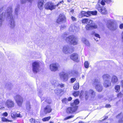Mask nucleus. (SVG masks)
Returning a JSON list of instances; mask_svg holds the SVG:
<instances>
[{
	"label": "nucleus",
	"mask_w": 123,
	"mask_h": 123,
	"mask_svg": "<svg viewBox=\"0 0 123 123\" xmlns=\"http://www.w3.org/2000/svg\"><path fill=\"white\" fill-rule=\"evenodd\" d=\"M92 85L95 87L96 89L98 92H101L103 89L102 86L101 85L99 80L97 79H95Z\"/></svg>",
	"instance_id": "423d86ee"
},
{
	"label": "nucleus",
	"mask_w": 123,
	"mask_h": 123,
	"mask_svg": "<svg viewBox=\"0 0 123 123\" xmlns=\"http://www.w3.org/2000/svg\"><path fill=\"white\" fill-rule=\"evenodd\" d=\"M79 103L78 99L75 100L73 103H71V107H69L67 108L66 112L67 113H72L75 112L78 108V106H77Z\"/></svg>",
	"instance_id": "f03ea898"
},
{
	"label": "nucleus",
	"mask_w": 123,
	"mask_h": 123,
	"mask_svg": "<svg viewBox=\"0 0 123 123\" xmlns=\"http://www.w3.org/2000/svg\"><path fill=\"white\" fill-rule=\"evenodd\" d=\"M13 98L18 105L19 106H21L23 102V98L19 95H16L13 97Z\"/></svg>",
	"instance_id": "1a4fd4ad"
},
{
	"label": "nucleus",
	"mask_w": 123,
	"mask_h": 123,
	"mask_svg": "<svg viewBox=\"0 0 123 123\" xmlns=\"http://www.w3.org/2000/svg\"><path fill=\"white\" fill-rule=\"evenodd\" d=\"M65 15L63 14H61L59 15V17L57 20L56 22L57 23L60 24L61 22L65 21Z\"/></svg>",
	"instance_id": "6ab92c4d"
},
{
	"label": "nucleus",
	"mask_w": 123,
	"mask_h": 123,
	"mask_svg": "<svg viewBox=\"0 0 123 123\" xmlns=\"http://www.w3.org/2000/svg\"><path fill=\"white\" fill-rule=\"evenodd\" d=\"M111 106L110 104L106 105L105 106V107L106 108L110 107Z\"/></svg>",
	"instance_id": "bf43d9fd"
},
{
	"label": "nucleus",
	"mask_w": 123,
	"mask_h": 123,
	"mask_svg": "<svg viewBox=\"0 0 123 123\" xmlns=\"http://www.w3.org/2000/svg\"><path fill=\"white\" fill-rule=\"evenodd\" d=\"M56 6V5H54L53 3L50 2L45 4V9L52 10L55 9Z\"/></svg>",
	"instance_id": "9b49d317"
},
{
	"label": "nucleus",
	"mask_w": 123,
	"mask_h": 123,
	"mask_svg": "<svg viewBox=\"0 0 123 123\" xmlns=\"http://www.w3.org/2000/svg\"><path fill=\"white\" fill-rule=\"evenodd\" d=\"M97 26L95 24H93L92 25H86L85 27L86 29L87 30L96 29L97 28Z\"/></svg>",
	"instance_id": "4be33fe9"
},
{
	"label": "nucleus",
	"mask_w": 123,
	"mask_h": 123,
	"mask_svg": "<svg viewBox=\"0 0 123 123\" xmlns=\"http://www.w3.org/2000/svg\"><path fill=\"white\" fill-rule=\"evenodd\" d=\"M26 106V109L28 111L30 110L31 108V107L29 102L28 101L27 102Z\"/></svg>",
	"instance_id": "cd10ccee"
},
{
	"label": "nucleus",
	"mask_w": 123,
	"mask_h": 123,
	"mask_svg": "<svg viewBox=\"0 0 123 123\" xmlns=\"http://www.w3.org/2000/svg\"><path fill=\"white\" fill-rule=\"evenodd\" d=\"M89 11L87 12H85L84 11H82L79 15V18H81L84 16H86L88 17L90 16L89 14L88 13Z\"/></svg>",
	"instance_id": "412c9836"
},
{
	"label": "nucleus",
	"mask_w": 123,
	"mask_h": 123,
	"mask_svg": "<svg viewBox=\"0 0 123 123\" xmlns=\"http://www.w3.org/2000/svg\"><path fill=\"white\" fill-rule=\"evenodd\" d=\"M80 92L79 91H74L73 93V95L74 97L77 96L79 95Z\"/></svg>",
	"instance_id": "e433bc0d"
},
{
	"label": "nucleus",
	"mask_w": 123,
	"mask_h": 123,
	"mask_svg": "<svg viewBox=\"0 0 123 123\" xmlns=\"http://www.w3.org/2000/svg\"><path fill=\"white\" fill-rule=\"evenodd\" d=\"M85 96L86 99H88L89 97L93 98L95 96V92L92 90L90 89L88 91H86Z\"/></svg>",
	"instance_id": "0eeeda50"
},
{
	"label": "nucleus",
	"mask_w": 123,
	"mask_h": 123,
	"mask_svg": "<svg viewBox=\"0 0 123 123\" xmlns=\"http://www.w3.org/2000/svg\"><path fill=\"white\" fill-rule=\"evenodd\" d=\"M117 118L119 119V123H123V113H121L118 114L116 117Z\"/></svg>",
	"instance_id": "5701e85b"
},
{
	"label": "nucleus",
	"mask_w": 123,
	"mask_h": 123,
	"mask_svg": "<svg viewBox=\"0 0 123 123\" xmlns=\"http://www.w3.org/2000/svg\"><path fill=\"white\" fill-rule=\"evenodd\" d=\"M67 35V33H65L64 34L62 35V37L63 38H64L65 37H66Z\"/></svg>",
	"instance_id": "6e6d98bb"
},
{
	"label": "nucleus",
	"mask_w": 123,
	"mask_h": 123,
	"mask_svg": "<svg viewBox=\"0 0 123 123\" xmlns=\"http://www.w3.org/2000/svg\"><path fill=\"white\" fill-rule=\"evenodd\" d=\"M32 70L34 73H37L39 70L40 68L39 62L38 61H35L32 63Z\"/></svg>",
	"instance_id": "6e6552de"
},
{
	"label": "nucleus",
	"mask_w": 123,
	"mask_h": 123,
	"mask_svg": "<svg viewBox=\"0 0 123 123\" xmlns=\"http://www.w3.org/2000/svg\"><path fill=\"white\" fill-rule=\"evenodd\" d=\"M1 120L2 121L6 122H11L12 121V120H9L4 117H2V116L5 117L7 116L8 115V114L7 112H5L2 114L1 113Z\"/></svg>",
	"instance_id": "f3484780"
},
{
	"label": "nucleus",
	"mask_w": 123,
	"mask_h": 123,
	"mask_svg": "<svg viewBox=\"0 0 123 123\" xmlns=\"http://www.w3.org/2000/svg\"><path fill=\"white\" fill-rule=\"evenodd\" d=\"M74 115H72V116H69L65 118L64 119V120H65L67 119H69L73 118L74 117Z\"/></svg>",
	"instance_id": "37998d69"
},
{
	"label": "nucleus",
	"mask_w": 123,
	"mask_h": 123,
	"mask_svg": "<svg viewBox=\"0 0 123 123\" xmlns=\"http://www.w3.org/2000/svg\"><path fill=\"white\" fill-rule=\"evenodd\" d=\"M93 21L92 20L88 19L87 23V25H92L93 24Z\"/></svg>",
	"instance_id": "f704fd0d"
},
{
	"label": "nucleus",
	"mask_w": 123,
	"mask_h": 123,
	"mask_svg": "<svg viewBox=\"0 0 123 123\" xmlns=\"http://www.w3.org/2000/svg\"><path fill=\"white\" fill-rule=\"evenodd\" d=\"M57 86H59L61 88H62L64 87V84H57Z\"/></svg>",
	"instance_id": "c03bdc74"
},
{
	"label": "nucleus",
	"mask_w": 123,
	"mask_h": 123,
	"mask_svg": "<svg viewBox=\"0 0 123 123\" xmlns=\"http://www.w3.org/2000/svg\"><path fill=\"white\" fill-rule=\"evenodd\" d=\"M79 83H77L74 85L73 88L74 89L77 90L79 89Z\"/></svg>",
	"instance_id": "7c9ffc66"
},
{
	"label": "nucleus",
	"mask_w": 123,
	"mask_h": 123,
	"mask_svg": "<svg viewBox=\"0 0 123 123\" xmlns=\"http://www.w3.org/2000/svg\"><path fill=\"white\" fill-rule=\"evenodd\" d=\"M121 36H122V40L123 42V31H122V33L121 34Z\"/></svg>",
	"instance_id": "338daca9"
},
{
	"label": "nucleus",
	"mask_w": 123,
	"mask_h": 123,
	"mask_svg": "<svg viewBox=\"0 0 123 123\" xmlns=\"http://www.w3.org/2000/svg\"><path fill=\"white\" fill-rule=\"evenodd\" d=\"M82 41L83 43L87 45H89L88 41L85 38H83L82 39Z\"/></svg>",
	"instance_id": "c756f323"
},
{
	"label": "nucleus",
	"mask_w": 123,
	"mask_h": 123,
	"mask_svg": "<svg viewBox=\"0 0 123 123\" xmlns=\"http://www.w3.org/2000/svg\"><path fill=\"white\" fill-rule=\"evenodd\" d=\"M106 2L105 0H102L101 4L102 5H104L105 4V2Z\"/></svg>",
	"instance_id": "49530a36"
},
{
	"label": "nucleus",
	"mask_w": 123,
	"mask_h": 123,
	"mask_svg": "<svg viewBox=\"0 0 123 123\" xmlns=\"http://www.w3.org/2000/svg\"><path fill=\"white\" fill-rule=\"evenodd\" d=\"M76 80L75 78H71L70 79L71 82L72 83H73Z\"/></svg>",
	"instance_id": "a18cd8bd"
},
{
	"label": "nucleus",
	"mask_w": 123,
	"mask_h": 123,
	"mask_svg": "<svg viewBox=\"0 0 123 123\" xmlns=\"http://www.w3.org/2000/svg\"><path fill=\"white\" fill-rule=\"evenodd\" d=\"M51 117L50 116L44 118L42 119V120L43 122H45L49 121Z\"/></svg>",
	"instance_id": "473e14b6"
},
{
	"label": "nucleus",
	"mask_w": 123,
	"mask_h": 123,
	"mask_svg": "<svg viewBox=\"0 0 123 123\" xmlns=\"http://www.w3.org/2000/svg\"><path fill=\"white\" fill-rule=\"evenodd\" d=\"M62 101L63 103L64 104L67 103L68 102V99L66 98H64L62 100Z\"/></svg>",
	"instance_id": "a19ab883"
},
{
	"label": "nucleus",
	"mask_w": 123,
	"mask_h": 123,
	"mask_svg": "<svg viewBox=\"0 0 123 123\" xmlns=\"http://www.w3.org/2000/svg\"><path fill=\"white\" fill-rule=\"evenodd\" d=\"M3 8L2 7L0 9V27L2 26L3 21H4V17H5L4 14H6V15L7 14V12L6 13L3 12L1 13V11L3 9Z\"/></svg>",
	"instance_id": "dca6fc26"
},
{
	"label": "nucleus",
	"mask_w": 123,
	"mask_h": 123,
	"mask_svg": "<svg viewBox=\"0 0 123 123\" xmlns=\"http://www.w3.org/2000/svg\"><path fill=\"white\" fill-rule=\"evenodd\" d=\"M52 109H51V106L49 105H47L44 109V112L46 114L47 113H50L52 111Z\"/></svg>",
	"instance_id": "b1692460"
},
{
	"label": "nucleus",
	"mask_w": 123,
	"mask_h": 123,
	"mask_svg": "<svg viewBox=\"0 0 123 123\" xmlns=\"http://www.w3.org/2000/svg\"><path fill=\"white\" fill-rule=\"evenodd\" d=\"M106 2L109 3L112 2V1L111 0H105Z\"/></svg>",
	"instance_id": "13d9d810"
},
{
	"label": "nucleus",
	"mask_w": 123,
	"mask_h": 123,
	"mask_svg": "<svg viewBox=\"0 0 123 123\" xmlns=\"http://www.w3.org/2000/svg\"><path fill=\"white\" fill-rule=\"evenodd\" d=\"M102 77L104 80V86L106 87L110 86L111 82L110 81L111 78L110 75L108 74H105L102 76Z\"/></svg>",
	"instance_id": "7ed1b4c3"
},
{
	"label": "nucleus",
	"mask_w": 123,
	"mask_h": 123,
	"mask_svg": "<svg viewBox=\"0 0 123 123\" xmlns=\"http://www.w3.org/2000/svg\"><path fill=\"white\" fill-rule=\"evenodd\" d=\"M20 114H16V117H20Z\"/></svg>",
	"instance_id": "e2e57ef3"
},
{
	"label": "nucleus",
	"mask_w": 123,
	"mask_h": 123,
	"mask_svg": "<svg viewBox=\"0 0 123 123\" xmlns=\"http://www.w3.org/2000/svg\"><path fill=\"white\" fill-rule=\"evenodd\" d=\"M45 102H47L48 104H50L51 103V101L50 100L48 99L45 100Z\"/></svg>",
	"instance_id": "5fc2aeb1"
},
{
	"label": "nucleus",
	"mask_w": 123,
	"mask_h": 123,
	"mask_svg": "<svg viewBox=\"0 0 123 123\" xmlns=\"http://www.w3.org/2000/svg\"><path fill=\"white\" fill-rule=\"evenodd\" d=\"M62 51L63 53L65 54H70L73 52L74 49L70 46L67 45L63 47Z\"/></svg>",
	"instance_id": "9d476101"
},
{
	"label": "nucleus",
	"mask_w": 123,
	"mask_h": 123,
	"mask_svg": "<svg viewBox=\"0 0 123 123\" xmlns=\"http://www.w3.org/2000/svg\"><path fill=\"white\" fill-rule=\"evenodd\" d=\"M26 2V0H21V2L22 4L25 3Z\"/></svg>",
	"instance_id": "052dcab7"
},
{
	"label": "nucleus",
	"mask_w": 123,
	"mask_h": 123,
	"mask_svg": "<svg viewBox=\"0 0 123 123\" xmlns=\"http://www.w3.org/2000/svg\"><path fill=\"white\" fill-rule=\"evenodd\" d=\"M66 41L72 44L76 45L78 43L77 38L74 35H71L67 37L66 39Z\"/></svg>",
	"instance_id": "39448f33"
},
{
	"label": "nucleus",
	"mask_w": 123,
	"mask_h": 123,
	"mask_svg": "<svg viewBox=\"0 0 123 123\" xmlns=\"http://www.w3.org/2000/svg\"><path fill=\"white\" fill-rule=\"evenodd\" d=\"M59 67V64L56 63L51 64L50 66L51 70L53 71H55L57 70Z\"/></svg>",
	"instance_id": "2eb2a0df"
},
{
	"label": "nucleus",
	"mask_w": 123,
	"mask_h": 123,
	"mask_svg": "<svg viewBox=\"0 0 123 123\" xmlns=\"http://www.w3.org/2000/svg\"><path fill=\"white\" fill-rule=\"evenodd\" d=\"M57 91V90H55V93L57 95H58L60 93V92H58L57 93L56 92V91Z\"/></svg>",
	"instance_id": "69168bd1"
},
{
	"label": "nucleus",
	"mask_w": 123,
	"mask_h": 123,
	"mask_svg": "<svg viewBox=\"0 0 123 123\" xmlns=\"http://www.w3.org/2000/svg\"><path fill=\"white\" fill-rule=\"evenodd\" d=\"M91 34L95 35V37L94 38V39L96 41H98V40L100 39V37L99 35L98 34L96 33L94 31L92 32Z\"/></svg>",
	"instance_id": "a878e982"
},
{
	"label": "nucleus",
	"mask_w": 123,
	"mask_h": 123,
	"mask_svg": "<svg viewBox=\"0 0 123 123\" xmlns=\"http://www.w3.org/2000/svg\"><path fill=\"white\" fill-rule=\"evenodd\" d=\"M107 25V27L112 30H115L118 27L117 24L115 23L114 20L112 19L108 20Z\"/></svg>",
	"instance_id": "20e7f679"
},
{
	"label": "nucleus",
	"mask_w": 123,
	"mask_h": 123,
	"mask_svg": "<svg viewBox=\"0 0 123 123\" xmlns=\"http://www.w3.org/2000/svg\"><path fill=\"white\" fill-rule=\"evenodd\" d=\"M74 26L73 25H71L69 28V30L70 31H74Z\"/></svg>",
	"instance_id": "4c0bfd02"
},
{
	"label": "nucleus",
	"mask_w": 123,
	"mask_h": 123,
	"mask_svg": "<svg viewBox=\"0 0 123 123\" xmlns=\"http://www.w3.org/2000/svg\"><path fill=\"white\" fill-rule=\"evenodd\" d=\"M51 83L52 85H55V86H57L58 84V81L55 80L52 81H51Z\"/></svg>",
	"instance_id": "c9c22d12"
},
{
	"label": "nucleus",
	"mask_w": 123,
	"mask_h": 123,
	"mask_svg": "<svg viewBox=\"0 0 123 123\" xmlns=\"http://www.w3.org/2000/svg\"><path fill=\"white\" fill-rule=\"evenodd\" d=\"M30 121L31 123H40L39 121L36 120L33 118L31 119L30 120Z\"/></svg>",
	"instance_id": "72a5a7b5"
},
{
	"label": "nucleus",
	"mask_w": 123,
	"mask_h": 123,
	"mask_svg": "<svg viewBox=\"0 0 123 123\" xmlns=\"http://www.w3.org/2000/svg\"><path fill=\"white\" fill-rule=\"evenodd\" d=\"M115 88L116 92H119L120 90V86L119 85H117L115 86Z\"/></svg>",
	"instance_id": "2f4dec72"
},
{
	"label": "nucleus",
	"mask_w": 123,
	"mask_h": 123,
	"mask_svg": "<svg viewBox=\"0 0 123 123\" xmlns=\"http://www.w3.org/2000/svg\"><path fill=\"white\" fill-rule=\"evenodd\" d=\"M88 19H84L82 20V23H86L87 24V22Z\"/></svg>",
	"instance_id": "79ce46f5"
},
{
	"label": "nucleus",
	"mask_w": 123,
	"mask_h": 123,
	"mask_svg": "<svg viewBox=\"0 0 123 123\" xmlns=\"http://www.w3.org/2000/svg\"><path fill=\"white\" fill-rule=\"evenodd\" d=\"M72 97H70L68 98V101H70L72 100Z\"/></svg>",
	"instance_id": "680f3d73"
},
{
	"label": "nucleus",
	"mask_w": 123,
	"mask_h": 123,
	"mask_svg": "<svg viewBox=\"0 0 123 123\" xmlns=\"http://www.w3.org/2000/svg\"><path fill=\"white\" fill-rule=\"evenodd\" d=\"M108 116H106L103 119V120H105V119H107L108 118Z\"/></svg>",
	"instance_id": "774afa93"
},
{
	"label": "nucleus",
	"mask_w": 123,
	"mask_h": 123,
	"mask_svg": "<svg viewBox=\"0 0 123 123\" xmlns=\"http://www.w3.org/2000/svg\"><path fill=\"white\" fill-rule=\"evenodd\" d=\"M16 113L15 112H11V117L13 118L15 117L16 116Z\"/></svg>",
	"instance_id": "ea45409f"
},
{
	"label": "nucleus",
	"mask_w": 123,
	"mask_h": 123,
	"mask_svg": "<svg viewBox=\"0 0 123 123\" xmlns=\"http://www.w3.org/2000/svg\"><path fill=\"white\" fill-rule=\"evenodd\" d=\"M117 78L115 76H113L111 79V82L112 83L115 84L118 81Z\"/></svg>",
	"instance_id": "bb28decb"
},
{
	"label": "nucleus",
	"mask_w": 123,
	"mask_h": 123,
	"mask_svg": "<svg viewBox=\"0 0 123 123\" xmlns=\"http://www.w3.org/2000/svg\"><path fill=\"white\" fill-rule=\"evenodd\" d=\"M84 65L85 67L86 68H88L89 67V64L88 62L87 61L85 62L84 63Z\"/></svg>",
	"instance_id": "58836bf2"
},
{
	"label": "nucleus",
	"mask_w": 123,
	"mask_h": 123,
	"mask_svg": "<svg viewBox=\"0 0 123 123\" xmlns=\"http://www.w3.org/2000/svg\"><path fill=\"white\" fill-rule=\"evenodd\" d=\"M123 96V94L121 93H119L117 95V96L118 97H121Z\"/></svg>",
	"instance_id": "8fccbe9b"
},
{
	"label": "nucleus",
	"mask_w": 123,
	"mask_h": 123,
	"mask_svg": "<svg viewBox=\"0 0 123 123\" xmlns=\"http://www.w3.org/2000/svg\"><path fill=\"white\" fill-rule=\"evenodd\" d=\"M71 19L73 21H75L76 20V18L75 17L72 16L71 18Z\"/></svg>",
	"instance_id": "864d4df0"
},
{
	"label": "nucleus",
	"mask_w": 123,
	"mask_h": 123,
	"mask_svg": "<svg viewBox=\"0 0 123 123\" xmlns=\"http://www.w3.org/2000/svg\"><path fill=\"white\" fill-rule=\"evenodd\" d=\"M59 76L60 78L64 81H67L69 77L68 73H66L64 72L60 73Z\"/></svg>",
	"instance_id": "f8f14e48"
},
{
	"label": "nucleus",
	"mask_w": 123,
	"mask_h": 123,
	"mask_svg": "<svg viewBox=\"0 0 123 123\" xmlns=\"http://www.w3.org/2000/svg\"><path fill=\"white\" fill-rule=\"evenodd\" d=\"M5 105L8 108H13L15 106L14 101L11 99H7L5 103Z\"/></svg>",
	"instance_id": "ddd939ff"
},
{
	"label": "nucleus",
	"mask_w": 123,
	"mask_h": 123,
	"mask_svg": "<svg viewBox=\"0 0 123 123\" xmlns=\"http://www.w3.org/2000/svg\"><path fill=\"white\" fill-rule=\"evenodd\" d=\"M64 3V1L62 0V1H60L58 4H57L56 5V6H58L59 5H60L61 4H63Z\"/></svg>",
	"instance_id": "09e8293b"
},
{
	"label": "nucleus",
	"mask_w": 123,
	"mask_h": 123,
	"mask_svg": "<svg viewBox=\"0 0 123 123\" xmlns=\"http://www.w3.org/2000/svg\"><path fill=\"white\" fill-rule=\"evenodd\" d=\"M66 28V26L65 25H62L61 26L60 29L61 30H63V29H65Z\"/></svg>",
	"instance_id": "603ef678"
},
{
	"label": "nucleus",
	"mask_w": 123,
	"mask_h": 123,
	"mask_svg": "<svg viewBox=\"0 0 123 123\" xmlns=\"http://www.w3.org/2000/svg\"><path fill=\"white\" fill-rule=\"evenodd\" d=\"M74 31H78V28L76 26L74 25Z\"/></svg>",
	"instance_id": "3c124183"
},
{
	"label": "nucleus",
	"mask_w": 123,
	"mask_h": 123,
	"mask_svg": "<svg viewBox=\"0 0 123 123\" xmlns=\"http://www.w3.org/2000/svg\"><path fill=\"white\" fill-rule=\"evenodd\" d=\"M46 0H39L38 3V8L41 10L42 9L43 6V2L45 1Z\"/></svg>",
	"instance_id": "393cba45"
},
{
	"label": "nucleus",
	"mask_w": 123,
	"mask_h": 123,
	"mask_svg": "<svg viewBox=\"0 0 123 123\" xmlns=\"http://www.w3.org/2000/svg\"><path fill=\"white\" fill-rule=\"evenodd\" d=\"M96 7L102 14H105L107 13L106 9L104 7H101V6L98 4L96 6Z\"/></svg>",
	"instance_id": "4468645a"
},
{
	"label": "nucleus",
	"mask_w": 123,
	"mask_h": 123,
	"mask_svg": "<svg viewBox=\"0 0 123 123\" xmlns=\"http://www.w3.org/2000/svg\"><path fill=\"white\" fill-rule=\"evenodd\" d=\"M69 77L74 76L78 74V72L74 69H73L68 72Z\"/></svg>",
	"instance_id": "aec40b11"
},
{
	"label": "nucleus",
	"mask_w": 123,
	"mask_h": 123,
	"mask_svg": "<svg viewBox=\"0 0 123 123\" xmlns=\"http://www.w3.org/2000/svg\"><path fill=\"white\" fill-rule=\"evenodd\" d=\"M18 8H16L15 10V14L16 15H18Z\"/></svg>",
	"instance_id": "de8ad7c7"
},
{
	"label": "nucleus",
	"mask_w": 123,
	"mask_h": 123,
	"mask_svg": "<svg viewBox=\"0 0 123 123\" xmlns=\"http://www.w3.org/2000/svg\"><path fill=\"white\" fill-rule=\"evenodd\" d=\"M12 11L11 7L8 8L7 11V14H4L5 17H6L7 19L10 21L9 26L11 29H13L15 26L14 19L12 14Z\"/></svg>",
	"instance_id": "f257e3e1"
},
{
	"label": "nucleus",
	"mask_w": 123,
	"mask_h": 123,
	"mask_svg": "<svg viewBox=\"0 0 123 123\" xmlns=\"http://www.w3.org/2000/svg\"><path fill=\"white\" fill-rule=\"evenodd\" d=\"M74 12V10L73 9H72V10H71L70 11V13H72V14Z\"/></svg>",
	"instance_id": "0e129e2a"
},
{
	"label": "nucleus",
	"mask_w": 123,
	"mask_h": 123,
	"mask_svg": "<svg viewBox=\"0 0 123 123\" xmlns=\"http://www.w3.org/2000/svg\"><path fill=\"white\" fill-rule=\"evenodd\" d=\"M119 27L121 29H123V24H121L119 25Z\"/></svg>",
	"instance_id": "4d7b16f0"
},
{
	"label": "nucleus",
	"mask_w": 123,
	"mask_h": 123,
	"mask_svg": "<svg viewBox=\"0 0 123 123\" xmlns=\"http://www.w3.org/2000/svg\"><path fill=\"white\" fill-rule=\"evenodd\" d=\"M70 58L74 61L78 62L79 61V55L76 53H74L70 56Z\"/></svg>",
	"instance_id": "a211bd4d"
},
{
	"label": "nucleus",
	"mask_w": 123,
	"mask_h": 123,
	"mask_svg": "<svg viewBox=\"0 0 123 123\" xmlns=\"http://www.w3.org/2000/svg\"><path fill=\"white\" fill-rule=\"evenodd\" d=\"M88 13L90 15V16L92 15H95L97 14V11H89Z\"/></svg>",
	"instance_id": "c85d7f7f"
}]
</instances>
